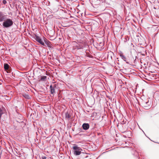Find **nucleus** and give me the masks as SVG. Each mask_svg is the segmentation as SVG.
<instances>
[{
    "instance_id": "6e6552de",
    "label": "nucleus",
    "mask_w": 159,
    "mask_h": 159,
    "mask_svg": "<svg viewBox=\"0 0 159 159\" xmlns=\"http://www.w3.org/2000/svg\"><path fill=\"white\" fill-rule=\"evenodd\" d=\"M150 103L148 101V102H147V103H145L146 106L145 107H144V109H148L151 108L150 104Z\"/></svg>"
},
{
    "instance_id": "dca6fc26",
    "label": "nucleus",
    "mask_w": 159,
    "mask_h": 159,
    "mask_svg": "<svg viewBox=\"0 0 159 159\" xmlns=\"http://www.w3.org/2000/svg\"><path fill=\"white\" fill-rule=\"evenodd\" d=\"M47 158L46 157L44 156H42V159H46Z\"/></svg>"
},
{
    "instance_id": "4468645a",
    "label": "nucleus",
    "mask_w": 159,
    "mask_h": 159,
    "mask_svg": "<svg viewBox=\"0 0 159 159\" xmlns=\"http://www.w3.org/2000/svg\"><path fill=\"white\" fill-rule=\"evenodd\" d=\"M2 2L4 4H6L7 2L6 0H3Z\"/></svg>"
},
{
    "instance_id": "f03ea898",
    "label": "nucleus",
    "mask_w": 159,
    "mask_h": 159,
    "mask_svg": "<svg viewBox=\"0 0 159 159\" xmlns=\"http://www.w3.org/2000/svg\"><path fill=\"white\" fill-rule=\"evenodd\" d=\"M74 154L76 155H78L80 154L82 149L77 145H74L73 147Z\"/></svg>"
},
{
    "instance_id": "20e7f679",
    "label": "nucleus",
    "mask_w": 159,
    "mask_h": 159,
    "mask_svg": "<svg viewBox=\"0 0 159 159\" xmlns=\"http://www.w3.org/2000/svg\"><path fill=\"white\" fill-rule=\"evenodd\" d=\"M35 40L38 42L40 44L43 46L45 45V44L44 42L43 41V40L41 39L40 38V37L36 36L35 38Z\"/></svg>"
},
{
    "instance_id": "f8f14e48",
    "label": "nucleus",
    "mask_w": 159,
    "mask_h": 159,
    "mask_svg": "<svg viewBox=\"0 0 159 159\" xmlns=\"http://www.w3.org/2000/svg\"><path fill=\"white\" fill-rule=\"evenodd\" d=\"M3 113L2 110L0 108V119L1 118L2 115L3 114Z\"/></svg>"
},
{
    "instance_id": "9d476101",
    "label": "nucleus",
    "mask_w": 159,
    "mask_h": 159,
    "mask_svg": "<svg viewBox=\"0 0 159 159\" xmlns=\"http://www.w3.org/2000/svg\"><path fill=\"white\" fill-rule=\"evenodd\" d=\"M65 116L66 118H67L68 119H69L70 117V116L68 112H66L65 113Z\"/></svg>"
},
{
    "instance_id": "f257e3e1",
    "label": "nucleus",
    "mask_w": 159,
    "mask_h": 159,
    "mask_svg": "<svg viewBox=\"0 0 159 159\" xmlns=\"http://www.w3.org/2000/svg\"><path fill=\"white\" fill-rule=\"evenodd\" d=\"M14 22L12 19L7 18L5 19L3 22V26L5 28H7L11 26L13 24Z\"/></svg>"
},
{
    "instance_id": "9b49d317",
    "label": "nucleus",
    "mask_w": 159,
    "mask_h": 159,
    "mask_svg": "<svg viewBox=\"0 0 159 159\" xmlns=\"http://www.w3.org/2000/svg\"><path fill=\"white\" fill-rule=\"evenodd\" d=\"M120 56L122 59H123L125 61L126 58L124 55L122 54H120Z\"/></svg>"
},
{
    "instance_id": "423d86ee",
    "label": "nucleus",
    "mask_w": 159,
    "mask_h": 159,
    "mask_svg": "<svg viewBox=\"0 0 159 159\" xmlns=\"http://www.w3.org/2000/svg\"><path fill=\"white\" fill-rule=\"evenodd\" d=\"M83 129L85 130H87L89 129V125L88 123H84L82 125Z\"/></svg>"
},
{
    "instance_id": "f3484780",
    "label": "nucleus",
    "mask_w": 159,
    "mask_h": 159,
    "mask_svg": "<svg viewBox=\"0 0 159 159\" xmlns=\"http://www.w3.org/2000/svg\"><path fill=\"white\" fill-rule=\"evenodd\" d=\"M111 54H112V53H110L108 54V57L110 55H111Z\"/></svg>"
},
{
    "instance_id": "39448f33",
    "label": "nucleus",
    "mask_w": 159,
    "mask_h": 159,
    "mask_svg": "<svg viewBox=\"0 0 159 159\" xmlns=\"http://www.w3.org/2000/svg\"><path fill=\"white\" fill-rule=\"evenodd\" d=\"M56 88V85L54 84L52 85H51L50 86L51 94H53L55 93V88Z\"/></svg>"
},
{
    "instance_id": "0eeeda50",
    "label": "nucleus",
    "mask_w": 159,
    "mask_h": 159,
    "mask_svg": "<svg viewBox=\"0 0 159 159\" xmlns=\"http://www.w3.org/2000/svg\"><path fill=\"white\" fill-rule=\"evenodd\" d=\"M4 68L7 73L9 72V66L6 63L4 64Z\"/></svg>"
},
{
    "instance_id": "2eb2a0df",
    "label": "nucleus",
    "mask_w": 159,
    "mask_h": 159,
    "mask_svg": "<svg viewBox=\"0 0 159 159\" xmlns=\"http://www.w3.org/2000/svg\"><path fill=\"white\" fill-rule=\"evenodd\" d=\"M24 97L27 98H29V96L28 95H25V96H24Z\"/></svg>"
},
{
    "instance_id": "7ed1b4c3",
    "label": "nucleus",
    "mask_w": 159,
    "mask_h": 159,
    "mask_svg": "<svg viewBox=\"0 0 159 159\" xmlns=\"http://www.w3.org/2000/svg\"><path fill=\"white\" fill-rule=\"evenodd\" d=\"M7 16V15H4L2 12H0V22L3 21Z\"/></svg>"
},
{
    "instance_id": "1a4fd4ad",
    "label": "nucleus",
    "mask_w": 159,
    "mask_h": 159,
    "mask_svg": "<svg viewBox=\"0 0 159 159\" xmlns=\"http://www.w3.org/2000/svg\"><path fill=\"white\" fill-rule=\"evenodd\" d=\"M148 100H143L142 104V106L143 107H146V106L145 103H147V102H148Z\"/></svg>"
},
{
    "instance_id": "ddd939ff",
    "label": "nucleus",
    "mask_w": 159,
    "mask_h": 159,
    "mask_svg": "<svg viewBox=\"0 0 159 159\" xmlns=\"http://www.w3.org/2000/svg\"><path fill=\"white\" fill-rule=\"evenodd\" d=\"M46 78V76H42L41 80H44Z\"/></svg>"
}]
</instances>
